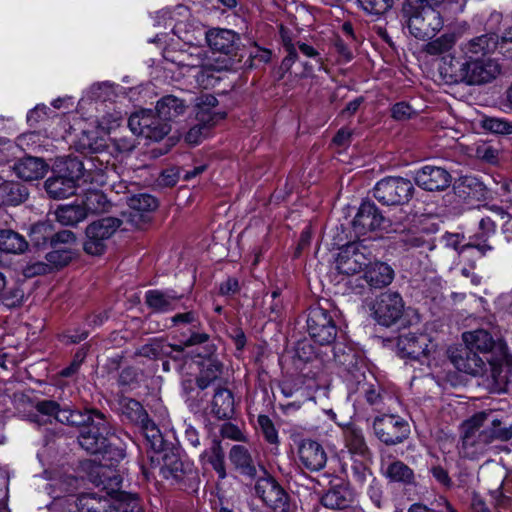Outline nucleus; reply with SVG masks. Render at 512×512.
Here are the masks:
<instances>
[{"instance_id": "1", "label": "nucleus", "mask_w": 512, "mask_h": 512, "mask_svg": "<svg viewBox=\"0 0 512 512\" xmlns=\"http://www.w3.org/2000/svg\"><path fill=\"white\" fill-rule=\"evenodd\" d=\"M492 38L483 34L471 39L458 51L443 57L440 74L447 83L480 85L492 81L499 73V65L488 55Z\"/></svg>"}, {"instance_id": "2", "label": "nucleus", "mask_w": 512, "mask_h": 512, "mask_svg": "<svg viewBox=\"0 0 512 512\" xmlns=\"http://www.w3.org/2000/svg\"><path fill=\"white\" fill-rule=\"evenodd\" d=\"M463 341L469 349L465 351L466 360L462 355L454 357L455 366L468 374L478 375L485 370L484 361L477 356L476 352L491 353L492 356L499 355L500 360H512V353L507 343L502 338L494 339L490 332L484 329L465 332L462 335Z\"/></svg>"}, {"instance_id": "3", "label": "nucleus", "mask_w": 512, "mask_h": 512, "mask_svg": "<svg viewBox=\"0 0 512 512\" xmlns=\"http://www.w3.org/2000/svg\"><path fill=\"white\" fill-rule=\"evenodd\" d=\"M431 0H404L402 19L409 33L419 40H430L442 29L443 18Z\"/></svg>"}, {"instance_id": "4", "label": "nucleus", "mask_w": 512, "mask_h": 512, "mask_svg": "<svg viewBox=\"0 0 512 512\" xmlns=\"http://www.w3.org/2000/svg\"><path fill=\"white\" fill-rule=\"evenodd\" d=\"M395 278L394 269L386 262L370 260L363 275L357 277H343L336 286L337 293L343 295L363 296L368 290L384 289L388 287Z\"/></svg>"}, {"instance_id": "5", "label": "nucleus", "mask_w": 512, "mask_h": 512, "mask_svg": "<svg viewBox=\"0 0 512 512\" xmlns=\"http://www.w3.org/2000/svg\"><path fill=\"white\" fill-rule=\"evenodd\" d=\"M363 308L373 320H402L403 317H415L420 320L417 310L406 307L398 291L387 290L375 298L365 299Z\"/></svg>"}, {"instance_id": "6", "label": "nucleus", "mask_w": 512, "mask_h": 512, "mask_svg": "<svg viewBox=\"0 0 512 512\" xmlns=\"http://www.w3.org/2000/svg\"><path fill=\"white\" fill-rule=\"evenodd\" d=\"M488 416L489 414L478 412L463 423L459 445V453L462 457L471 460L479 459L491 449L486 436L481 431Z\"/></svg>"}, {"instance_id": "7", "label": "nucleus", "mask_w": 512, "mask_h": 512, "mask_svg": "<svg viewBox=\"0 0 512 512\" xmlns=\"http://www.w3.org/2000/svg\"><path fill=\"white\" fill-rule=\"evenodd\" d=\"M372 257L371 251L359 241H349L339 247L336 258V283L343 277H357L359 272L365 270Z\"/></svg>"}, {"instance_id": "8", "label": "nucleus", "mask_w": 512, "mask_h": 512, "mask_svg": "<svg viewBox=\"0 0 512 512\" xmlns=\"http://www.w3.org/2000/svg\"><path fill=\"white\" fill-rule=\"evenodd\" d=\"M122 221L117 217L107 216L91 222L85 229L83 251L89 256L100 257L107 251L108 240L120 228Z\"/></svg>"}, {"instance_id": "9", "label": "nucleus", "mask_w": 512, "mask_h": 512, "mask_svg": "<svg viewBox=\"0 0 512 512\" xmlns=\"http://www.w3.org/2000/svg\"><path fill=\"white\" fill-rule=\"evenodd\" d=\"M414 192L413 183L401 176H386L373 188V196L385 206H403L412 199Z\"/></svg>"}, {"instance_id": "10", "label": "nucleus", "mask_w": 512, "mask_h": 512, "mask_svg": "<svg viewBox=\"0 0 512 512\" xmlns=\"http://www.w3.org/2000/svg\"><path fill=\"white\" fill-rule=\"evenodd\" d=\"M114 437L115 433L107 416L97 413L94 420L81 429L78 442L88 453L97 454L109 447V439Z\"/></svg>"}, {"instance_id": "11", "label": "nucleus", "mask_w": 512, "mask_h": 512, "mask_svg": "<svg viewBox=\"0 0 512 512\" xmlns=\"http://www.w3.org/2000/svg\"><path fill=\"white\" fill-rule=\"evenodd\" d=\"M36 410L47 416L54 418L66 425L81 427L84 429L93 420L97 413H102L96 408H84L83 410L72 408L70 406L61 407L59 403L53 400H42L36 404Z\"/></svg>"}, {"instance_id": "12", "label": "nucleus", "mask_w": 512, "mask_h": 512, "mask_svg": "<svg viewBox=\"0 0 512 512\" xmlns=\"http://www.w3.org/2000/svg\"><path fill=\"white\" fill-rule=\"evenodd\" d=\"M29 247L38 253L48 250L51 244L59 242H75L76 237L72 231L57 230L55 223L49 219L39 220L31 224L27 231Z\"/></svg>"}, {"instance_id": "13", "label": "nucleus", "mask_w": 512, "mask_h": 512, "mask_svg": "<svg viewBox=\"0 0 512 512\" xmlns=\"http://www.w3.org/2000/svg\"><path fill=\"white\" fill-rule=\"evenodd\" d=\"M317 65L308 60H301L299 54L284 56L279 66L274 68L273 76L277 81H284L285 85L295 88L302 80L316 77Z\"/></svg>"}, {"instance_id": "14", "label": "nucleus", "mask_w": 512, "mask_h": 512, "mask_svg": "<svg viewBox=\"0 0 512 512\" xmlns=\"http://www.w3.org/2000/svg\"><path fill=\"white\" fill-rule=\"evenodd\" d=\"M255 495L271 510V512H291L290 495L271 475L260 477L254 486Z\"/></svg>"}, {"instance_id": "15", "label": "nucleus", "mask_w": 512, "mask_h": 512, "mask_svg": "<svg viewBox=\"0 0 512 512\" xmlns=\"http://www.w3.org/2000/svg\"><path fill=\"white\" fill-rule=\"evenodd\" d=\"M206 41L214 53H220L233 62L243 58L245 46L239 33L232 29L212 28L206 32Z\"/></svg>"}, {"instance_id": "16", "label": "nucleus", "mask_w": 512, "mask_h": 512, "mask_svg": "<svg viewBox=\"0 0 512 512\" xmlns=\"http://www.w3.org/2000/svg\"><path fill=\"white\" fill-rule=\"evenodd\" d=\"M352 230L357 238L369 232L386 229L389 220L371 199H363L352 220Z\"/></svg>"}, {"instance_id": "17", "label": "nucleus", "mask_w": 512, "mask_h": 512, "mask_svg": "<svg viewBox=\"0 0 512 512\" xmlns=\"http://www.w3.org/2000/svg\"><path fill=\"white\" fill-rule=\"evenodd\" d=\"M373 430L375 436L387 446L402 443L410 434L407 421L394 414L377 416L373 421Z\"/></svg>"}, {"instance_id": "18", "label": "nucleus", "mask_w": 512, "mask_h": 512, "mask_svg": "<svg viewBox=\"0 0 512 512\" xmlns=\"http://www.w3.org/2000/svg\"><path fill=\"white\" fill-rule=\"evenodd\" d=\"M161 472L165 479H172L177 484L191 487L198 478V473L189 462H183L174 452L163 455Z\"/></svg>"}, {"instance_id": "19", "label": "nucleus", "mask_w": 512, "mask_h": 512, "mask_svg": "<svg viewBox=\"0 0 512 512\" xmlns=\"http://www.w3.org/2000/svg\"><path fill=\"white\" fill-rule=\"evenodd\" d=\"M299 466L310 471L318 472L325 468L328 460L323 445L313 439H302L297 445Z\"/></svg>"}, {"instance_id": "20", "label": "nucleus", "mask_w": 512, "mask_h": 512, "mask_svg": "<svg viewBox=\"0 0 512 512\" xmlns=\"http://www.w3.org/2000/svg\"><path fill=\"white\" fill-rule=\"evenodd\" d=\"M415 184L429 192L444 191L452 181L451 174L443 167L424 165L414 172Z\"/></svg>"}, {"instance_id": "21", "label": "nucleus", "mask_w": 512, "mask_h": 512, "mask_svg": "<svg viewBox=\"0 0 512 512\" xmlns=\"http://www.w3.org/2000/svg\"><path fill=\"white\" fill-rule=\"evenodd\" d=\"M397 347L403 357L419 360L429 355L434 349L431 338L424 333L417 335L414 332L402 333L398 336Z\"/></svg>"}, {"instance_id": "22", "label": "nucleus", "mask_w": 512, "mask_h": 512, "mask_svg": "<svg viewBox=\"0 0 512 512\" xmlns=\"http://www.w3.org/2000/svg\"><path fill=\"white\" fill-rule=\"evenodd\" d=\"M453 191L466 204L485 200L488 192L480 178L473 175L460 176L453 184Z\"/></svg>"}, {"instance_id": "23", "label": "nucleus", "mask_w": 512, "mask_h": 512, "mask_svg": "<svg viewBox=\"0 0 512 512\" xmlns=\"http://www.w3.org/2000/svg\"><path fill=\"white\" fill-rule=\"evenodd\" d=\"M358 392L365 403L377 412L389 409L394 402L393 395L376 380L359 383Z\"/></svg>"}, {"instance_id": "24", "label": "nucleus", "mask_w": 512, "mask_h": 512, "mask_svg": "<svg viewBox=\"0 0 512 512\" xmlns=\"http://www.w3.org/2000/svg\"><path fill=\"white\" fill-rule=\"evenodd\" d=\"M497 223L491 217H482L478 223L475 233L469 236L466 246L476 249L480 256H486L488 252L494 250L489 240L496 235Z\"/></svg>"}, {"instance_id": "25", "label": "nucleus", "mask_w": 512, "mask_h": 512, "mask_svg": "<svg viewBox=\"0 0 512 512\" xmlns=\"http://www.w3.org/2000/svg\"><path fill=\"white\" fill-rule=\"evenodd\" d=\"M145 304L155 313H167L176 309L177 303L183 298L174 289H150L145 292Z\"/></svg>"}, {"instance_id": "26", "label": "nucleus", "mask_w": 512, "mask_h": 512, "mask_svg": "<svg viewBox=\"0 0 512 512\" xmlns=\"http://www.w3.org/2000/svg\"><path fill=\"white\" fill-rule=\"evenodd\" d=\"M128 206L130 220L136 224H146L151 221V213L158 208L159 201L151 194L141 193L130 197Z\"/></svg>"}, {"instance_id": "27", "label": "nucleus", "mask_w": 512, "mask_h": 512, "mask_svg": "<svg viewBox=\"0 0 512 512\" xmlns=\"http://www.w3.org/2000/svg\"><path fill=\"white\" fill-rule=\"evenodd\" d=\"M355 500V493L350 486L344 482L333 484L321 496V504L328 509L344 510L352 506Z\"/></svg>"}, {"instance_id": "28", "label": "nucleus", "mask_w": 512, "mask_h": 512, "mask_svg": "<svg viewBox=\"0 0 512 512\" xmlns=\"http://www.w3.org/2000/svg\"><path fill=\"white\" fill-rule=\"evenodd\" d=\"M218 99L212 94H206L199 98L196 105V120L204 126H215L227 116L224 111H217Z\"/></svg>"}, {"instance_id": "29", "label": "nucleus", "mask_w": 512, "mask_h": 512, "mask_svg": "<svg viewBox=\"0 0 512 512\" xmlns=\"http://www.w3.org/2000/svg\"><path fill=\"white\" fill-rule=\"evenodd\" d=\"M47 169L48 165L42 158L29 155L18 159L13 166L16 176L24 181L43 178Z\"/></svg>"}, {"instance_id": "30", "label": "nucleus", "mask_w": 512, "mask_h": 512, "mask_svg": "<svg viewBox=\"0 0 512 512\" xmlns=\"http://www.w3.org/2000/svg\"><path fill=\"white\" fill-rule=\"evenodd\" d=\"M72 243L73 242H57V244H51L48 247L45 260L49 270L59 271L77 258V251L67 246Z\"/></svg>"}, {"instance_id": "31", "label": "nucleus", "mask_w": 512, "mask_h": 512, "mask_svg": "<svg viewBox=\"0 0 512 512\" xmlns=\"http://www.w3.org/2000/svg\"><path fill=\"white\" fill-rule=\"evenodd\" d=\"M489 374L487 375V387L491 393H503L507 390L508 375L503 370V365H511L512 360H500L499 355L492 356L489 360Z\"/></svg>"}, {"instance_id": "32", "label": "nucleus", "mask_w": 512, "mask_h": 512, "mask_svg": "<svg viewBox=\"0 0 512 512\" xmlns=\"http://www.w3.org/2000/svg\"><path fill=\"white\" fill-rule=\"evenodd\" d=\"M345 447L350 458L358 457L370 459L372 456L362 430L356 426H349L344 431Z\"/></svg>"}, {"instance_id": "33", "label": "nucleus", "mask_w": 512, "mask_h": 512, "mask_svg": "<svg viewBox=\"0 0 512 512\" xmlns=\"http://www.w3.org/2000/svg\"><path fill=\"white\" fill-rule=\"evenodd\" d=\"M202 465H210L217 473L219 479L227 477L225 465V453L218 438H213L211 444L200 454Z\"/></svg>"}, {"instance_id": "34", "label": "nucleus", "mask_w": 512, "mask_h": 512, "mask_svg": "<svg viewBox=\"0 0 512 512\" xmlns=\"http://www.w3.org/2000/svg\"><path fill=\"white\" fill-rule=\"evenodd\" d=\"M211 413L219 420H229L235 414V401L232 392L219 387L215 390L211 402Z\"/></svg>"}, {"instance_id": "35", "label": "nucleus", "mask_w": 512, "mask_h": 512, "mask_svg": "<svg viewBox=\"0 0 512 512\" xmlns=\"http://www.w3.org/2000/svg\"><path fill=\"white\" fill-rule=\"evenodd\" d=\"M187 108L188 105L184 99L169 94L157 101L155 110L160 119L170 123L179 116H183Z\"/></svg>"}, {"instance_id": "36", "label": "nucleus", "mask_w": 512, "mask_h": 512, "mask_svg": "<svg viewBox=\"0 0 512 512\" xmlns=\"http://www.w3.org/2000/svg\"><path fill=\"white\" fill-rule=\"evenodd\" d=\"M44 188L50 198L64 199L75 195L78 186L74 184L72 177L66 178L52 172L51 176L46 179Z\"/></svg>"}, {"instance_id": "37", "label": "nucleus", "mask_w": 512, "mask_h": 512, "mask_svg": "<svg viewBox=\"0 0 512 512\" xmlns=\"http://www.w3.org/2000/svg\"><path fill=\"white\" fill-rule=\"evenodd\" d=\"M489 414L485 425L481 429L482 433L486 436L487 442L491 446L494 441L507 442L512 439V425L503 423L500 419L496 418L493 411H483Z\"/></svg>"}, {"instance_id": "38", "label": "nucleus", "mask_w": 512, "mask_h": 512, "mask_svg": "<svg viewBox=\"0 0 512 512\" xmlns=\"http://www.w3.org/2000/svg\"><path fill=\"white\" fill-rule=\"evenodd\" d=\"M29 196L28 188L16 181H4L0 184V207H15L24 203Z\"/></svg>"}, {"instance_id": "39", "label": "nucleus", "mask_w": 512, "mask_h": 512, "mask_svg": "<svg viewBox=\"0 0 512 512\" xmlns=\"http://www.w3.org/2000/svg\"><path fill=\"white\" fill-rule=\"evenodd\" d=\"M229 460L235 470L249 478H254L257 474L255 462L244 445H234L229 451Z\"/></svg>"}, {"instance_id": "40", "label": "nucleus", "mask_w": 512, "mask_h": 512, "mask_svg": "<svg viewBox=\"0 0 512 512\" xmlns=\"http://www.w3.org/2000/svg\"><path fill=\"white\" fill-rule=\"evenodd\" d=\"M53 173H58L66 178H73L74 184L80 186V181L85 174L83 162L78 157L67 156L58 158L53 165Z\"/></svg>"}, {"instance_id": "41", "label": "nucleus", "mask_w": 512, "mask_h": 512, "mask_svg": "<svg viewBox=\"0 0 512 512\" xmlns=\"http://www.w3.org/2000/svg\"><path fill=\"white\" fill-rule=\"evenodd\" d=\"M300 324L301 322H297ZM310 338L320 345L332 344L338 333L335 322H304Z\"/></svg>"}, {"instance_id": "42", "label": "nucleus", "mask_w": 512, "mask_h": 512, "mask_svg": "<svg viewBox=\"0 0 512 512\" xmlns=\"http://www.w3.org/2000/svg\"><path fill=\"white\" fill-rule=\"evenodd\" d=\"M79 512H115L111 499L95 493L81 494L76 499Z\"/></svg>"}, {"instance_id": "43", "label": "nucleus", "mask_w": 512, "mask_h": 512, "mask_svg": "<svg viewBox=\"0 0 512 512\" xmlns=\"http://www.w3.org/2000/svg\"><path fill=\"white\" fill-rule=\"evenodd\" d=\"M93 482L97 487H101V491H105L106 497L109 496L115 501L119 498L122 484V477L111 469H101L95 476Z\"/></svg>"}, {"instance_id": "44", "label": "nucleus", "mask_w": 512, "mask_h": 512, "mask_svg": "<svg viewBox=\"0 0 512 512\" xmlns=\"http://www.w3.org/2000/svg\"><path fill=\"white\" fill-rule=\"evenodd\" d=\"M118 404L121 416L129 423L140 426L149 418L142 404L135 399L122 396L119 398Z\"/></svg>"}, {"instance_id": "45", "label": "nucleus", "mask_w": 512, "mask_h": 512, "mask_svg": "<svg viewBox=\"0 0 512 512\" xmlns=\"http://www.w3.org/2000/svg\"><path fill=\"white\" fill-rule=\"evenodd\" d=\"M29 248L28 240L12 229H0V252L22 254Z\"/></svg>"}, {"instance_id": "46", "label": "nucleus", "mask_w": 512, "mask_h": 512, "mask_svg": "<svg viewBox=\"0 0 512 512\" xmlns=\"http://www.w3.org/2000/svg\"><path fill=\"white\" fill-rule=\"evenodd\" d=\"M81 206L85 214H98L109 211L112 204L106 194L98 189L88 190L81 199Z\"/></svg>"}, {"instance_id": "47", "label": "nucleus", "mask_w": 512, "mask_h": 512, "mask_svg": "<svg viewBox=\"0 0 512 512\" xmlns=\"http://www.w3.org/2000/svg\"><path fill=\"white\" fill-rule=\"evenodd\" d=\"M385 476L391 482L400 483L404 486H416L414 471L400 460H395L388 465Z\"/></svg>"}, {"instance_id": "48", "label": "nucleus", "mask_w": 512, "mask_h": 512, "mask_svg": "<svg viewBox=\"0 0 512 512\" xmlns=\"http://www.w3.org/2000/svg\"><path fill=\"white\" fill-rule=\"evenodd\" d=\"M222 372L223 365L218 359L212 357L205 359L200 374L196 378L197 387L201 390L206 389L220 378Z\"/></svg>"}, {"instance_id": "49", "label": "nucleus", "mask_w": 512, "mask_h": 512, "mask_svg": "<svg viewBox=\"0 0 512 512\" xmlns=\"http://www.w3.org/2000/svg\"><path fill=\"white\" fill-rule=\"evenodd\" d=\"M55 215L57 222L63 226H76L87 217L85 209L77 202L59 206Z\"/></svg>"}, {"instance_id": "50", "label": "nucleus", "mask_w": 512, "mask_h": 512, "mask_svg": "<svg viewBox=\"0 0 512 512\" xmlns=\"http://www.w3.org/2000/svg\"><path fill=\"white\" fill-rule=\"evenodd\" d=\"M113 505L117 512H145L143 500L136 493H120Z\"/></svg>"}, {"instance_id": "51", "label": "nucleus", "mask_w": 512, "mask_h": 512, "mask_svg": "<svg viewBox=\"0 0 512 512\" xmlns=\"http://www.w3.org/2000/svg\"><path fill=\"white\" fill-rule=\"evenodd\" d=\"M139 427L143 431L147 441L150 443L151 448L156 452L162 451L164 442L155 423L150 418H147V421H144Z\"/></svg>"}, {"instance_id": "52", "label": "nucleus", "mask_w": 512, "mask_h": 512, "mask_svg": "<svg viewBox=\"0 0 512 512\" xmlns=\"http://www.w3.org/2000/svg\"><path fill=\"white\" fill-rule=\"evenodd\" d=\"M367 460L368 459L358 457L350 458L351 463L349 464V469L351 471V476L359 484H363L367 478L372 475L371 470L365 463ZM344 465L348 466V463H345Z\"/></svg>"}, {"instance_id": "53", "label": "nucleus", "mask_w": 512, "mask_h": 512, "mask_svg": "<svg viewBox=\"0 0 512 512\" xmlns=\"http://www.w3.org/2000/svg\"><path fill=\"white\" fill-rule=\"evenodd\" d=\"M364 11L368 14L381 16L389 11L393 5L394 0H357Z\"/></svg>"}, {"instance_id": "54", "label": "nucleus", "mask_w": 512, "mask_h": 512, "mask_svg": "<svg viewBox=\"0 0 512 512\" xmlns=\"http://www.w3.org/2000/svg\"><path fill=\"white\" fill-rule=\"evenodd\" d=\"M171 131V125L168 121H163L157 115L154 124L144 131L145 138L152 141H161Z\"/></svg>"}, {"instance_id": "55", "label": "nucleus", "mask_w": 512, "mask_h": 512, "mask_svg": "<svg viewBox=\"0 0 512 512\" xmlns=\"http://www.w3.org/2000/svg\"><path fill=\"white\" fill-rule=\"evenodd\" d=\"M23 299L24 291L17 283H14L12 287H5L2 291V303L8 308L21 305Z\"/></svg>"}, {"instance_id": "56", "label": "nucleus", "mask_w": 512, "mask_h": 512, "mask_svg": "<svg viewBox=\"0 0 512 512\" xmlns=\"http://www.w3.org/2000/svg\"><path fill=\"white\" fill-rule=\"evenodd\" d=\"M391 118L395 121H407L417 116V111L406 101H399L390 109Z\"/></svg>"}, {"instance_id": "57", "label": "nucleus", "mask_w": 512, "mask_h": 512, "mask_svg": "<svg viewBox=\"0 0 512 512\" xmlns=\"http://www.w3.org/2000/svg\"><path fill=\"white\" fill-rule=\"evenodd\" d=\"M367 494L378 509L387 508L388 498L385 496L383 485L379 481L375 479L372 480L368 487Z\"/></svg>"}, {"instance_id": "58", "label": "nucleus", "mask_w": 512, "mask_h": 512, "mask_svg": "<svg viewBox=\"0 0 512 512\" xmlns=\"http://www.w3.org/2000/svg\"><path fill=\"white\" fill-rule=\"evenodd\" d=\"M240 291V281L234 276H228L218 287V295L226 298H235L240 294Z\"/></svg>"}, {"instance_id": "59", "label": "nucleus", "mask_w": 512, "mask_h": 512, "mask_svg": "<svg viewBox=\"0 0 512 512\" xmlns=\"http://www.w3.org/2000/svg\"><path fill=\"white\" fill-rule=\"evenodd\" d=\"M482 126L485 130L495 134L512 133L511 123L503 119L488 117L483 120Z\"/></svg>"}, {"instance_id": "60", "label": "nucleus", "mask_w": 512, "mask_h": 512, "mask_svg": "<svg viewBox=\"0 0 512 512\" xmlns=\"http://www.w3.org/2000/svg\"><path fill=\"white\" fill-rule=\"evenodd\" d=\"M298 48L304 56L310 58V61L317 65L318 72L326 71L324 60L316 48L304 42H298Z\"/></svg>"}, {"instance_id": "61", "label": "nucleus", "mask_w": 512, "mask_h": 512, "mask_svg": "<svg viewBox=\"0 0 512 512\" xmlns=\"http://www.w3.org/2000/svg\"><path fill=\"white\" fill-rule=\"evenodd\" d=\"M258 424L267 442L270 444L278 443V432L271 419L267 415L258 416Z\"/></svg>"}, {"instance_id": "62", "label": "nucleus", "mask_w": 512, "mask_h": 512, "mask_svg": "<svg viewBox=\"0 0 512 512\" xmlns=\"http://www.w3.org/2000/svg\"><path fill=\"white\" fill-rule=\"evenodd\" d=\"M444 239L448 247L454 249L460 254L466 252L469 249H472L471 247L466 246L464 234L447 232L444 235Z\"/></svg>"}, {"instance_id": "63", "label": "nucleus", "mask_w": 512, "mask_h": 512, "mask_svg": "<svg viewBox=\"0 0 512 512\" xmlns=\"http://www.w3.org/2000/svg\"><path fill=\"white\" fill-rule=\"evenodd\" d=\"M49 112L50 109L45 104H37L27 113L26 120L28 125L30 127H36L41 120L48 117Z\"/></svg>"}, {"instance_id": "64", "label": "nucleus", "mask_w": 512, "mask_h": 512, "mask_svg": "<svg viewBox=\"0 0 512 512\" xmlns=\"http://www.w3.org/2000/svg\"><path fill=\"white\" fill-rule=\"evenodd\" d=\"M353 130L341 127L333 136L331 144L339 148H348L351 145Z\"/></svg>"}]
</instances>
